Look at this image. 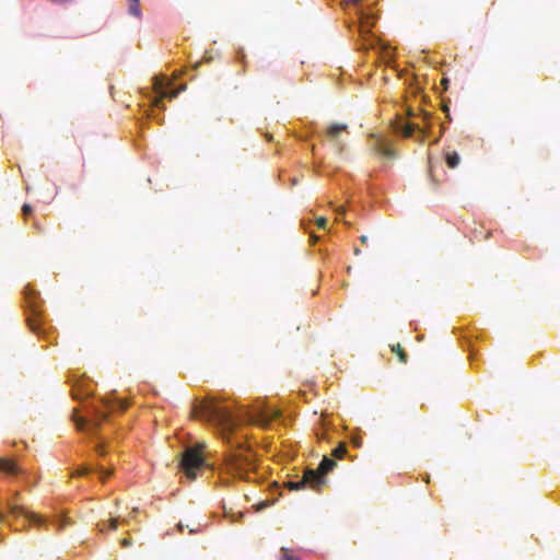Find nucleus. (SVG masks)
<instances>
[{
    "label": "nucleus",
    "instance_id": "nucleus-1",
    "mask_svg": "<svg viewBox=\"0 0 560 560\" xmlns=\"http://www.w3.org/2000/svg\"><path fill=\"white\" fill-rule=\"evenodd\" d=\"M196 419L205 421L214 427L222 436H226L243 423H255L267 427L272 420L280 416L273 408L260 407L253 411L240 410L233 412L230 407L217 401H200L192 409Z\"/></svg>",
    "mask_w": 560,
    "mask_h": 560
},
{
    "label": "nucleus",
    "instance_id": "nucleus-2",
    "mask_svg": "<svg viewBox=\"0 0 560 560\" xmlns=\"http://www.w3.org/2000/svg\"><path fill=\"white\" fill-rule=\"evenodd\" d=\"M126 408V402L120 399H115L113 401L101 399L98 405H93L91 407L89 415L85 417L79 416L74 411L73 420L78 430L95 433L100 424L107 419L109 412L115 410L122 411Z\"/></svg>",
    "mask_w": 560,
    "mask_h": 560
},
{
    "label": "nucleus",
    "instance_id": "nucleus-3",
    "mask_svg": "<svg viewBox=\"0 0 560 560\" xmlns=\"http://www.w3.org/2000/svg\"><path fill=\"white\" fill-rule=\"evenodd\" d=\"M362 1L363 0H348L347 7H353L354 14L358 16V30L360 36L364 40L363 48H374L375 37L372 35V28L375 24L377 15L371 9H364L361 5Z\"/></svg>",
    "mask_w": 560,
    "mask_h": 560
},
{
    "label": "nucleus",
    "instance_id": "nucleus-4",
    "mask_svg": "<svg viewBox=\"0 0 560 560\" xmlns=\"http://www.w3.org/2000/svg\"><path fill=\"white\" fill-rule=\"evenodd\" d=\"M173 80L163 74L153 78V95L150 97L152 117H155V109L163 110L165 108L164 100L175 98L177 94L185 89V85H183L180 89L173 91Z\"/></svg>",
    "mask_w": 560,
    "mask_h": 560
},
{
    "label": "nucleus",
    "instance_id": "nucleus-5",
    "mask_svg": "<svg viewBox=\"0 0 560 560\" xmlns=\"http://www.w3.org/2000/svg\"><path fill=\"white\" fill-rule=\"evenodd\" d=\"M203 450V444H196L186 447L182 454L179 467L184 475L190 480L196 479L197 471L206 465Z\"/></svg>",
    "mask_w": 560,
    "mask_h": 560
},
{
    "label": "nucleus",
    "instance_id": "nucleus-6",
    "mask_svg": "<svg viewBox=\"0 0 560 560\" xmlns=\"http://www.w3.org/2000/svg\"><path fill=\"white\" fill-rule=\"evenodd\" d=\"M228 471L240 478L248 480V474L255 469L253 454L248 450H237L228 455Z\"/></svg>",
    "mask_w": 560,
    "mask_h": 560
},
{
    "label": "nucleus",
    "instance_id": "nucleus-7",
    "mask_svg": "<svg viewBox=\"0 0 560 560\" xmlns=\"http://www.w3.org/2000/svg\"><path fill=\"white\" fill-rule=\"evenodd\" d=\"M336 463L334 459L324 457L319 464L318 471L307 469L304 474V477L300 481L290 482V488L293 490H299L303 488L305 485H310L312 487H317L323 483L324 476L331 471Z\"/></svg>",
    "mask_w": 560,
    "mask_h": 560
},
{
    "label": "nucleus",
    "instance_id": "nucleus-8",
    "mask_svg": "<svg viewBox=\"0 0 560 560\" xmlns=\"http://www.w3.org/2000/svg\"><path fill=\"white\" fill-rule=\"evenodd\" d=\"M348 126L346 124H331L325 131V139L330 144L334 153L342 156L347 148Z\"/></svg>",
    "mask_w": 560,
    "mask_h": 560
},
{
    "label": "nucleus",
    "instance_id": "nucleus-9",
    "mask_svg": "<svg viewBox=\"0 0 560 560\" xmlns=\"http://www.w3.org/2000/svg\"><path fill=\"white\" fill-rule=\"evenodd\" d=\"M9 514L15 521L22 520L23 527H25L26 524H32L33 526L42 527L47 523V520L42 515L36 514L34 512H30L22 505H18L15 503L9 504Z\"/></svg>",
    "mask_w": 560,
    "mask_h": 560
},
{
    "label": "nucleus",
    "instance_id": "nucleus-10",
    "mask_svg": "<svg viewBox=\"0 0 560 560\" xmlns=\"http://www.w3.org/2000/svg\"><path fill=\"white\" fill-rule=\"evenodd\" d=\"M370 141V148L374 153L386 159H394L396 156L394 149L390 147L388 140L385 137L371 133Z\"/></svg>",
    "mask_w": 560,
    "mask_h": 560
},
{
    "label": "nucleus",
    "instance_id": "nucleus-11",
    "mask_svg": "<svg viewBox=\"0 0 560 560\" xmlns=\"http://www.w3.org/2000/svg\"><path fill=\"white\" fill-rule=\"evenodd\" d=\"M24 295L33 315L39 316L38 304L36 301L38 293L31 285H26L24 289Z\"/></svg>",
    "mask_w": 560,
    "mask_h": 560
},
{
    "label": "nucleus",
    "instance_id": "nucleus-12",
    "mask_svg": "<svg viewBox=\"0 0 560 560\" xmlns=\"http://www.w3.org/2000/svg\"><path fill=\"white\" fill-rule=\"evenodd\" d=\"M0 471H3L8 475H19L21 472L20 467L12 460L0 458ZM4 518L3 514L0 512V522Z\"/></svg>",
    "mask_w": 560,
    "mask_h": 560
},
{
    "label": "nucleus",
    "instance_id": "nucleus-13",
    "mask_svg": "<svg viewBox=\"0 0 560 560\" xmlns=\"http://www.w3.org/2000/svg\"><path fill=\"white\" fill-rule=\"evenodd\" d=\"M92 388H90L86 384H75L72 387V396L77 400H83L92 395Z\"/></svg>",
    "mask_w": 560,
    "mask_h": 560
},
{
    "label": "nucleus",
    "instance_id": "nucleus-14",
    "mask_svg": "<svg viewBox=\"0 0 560 560\" xmlns=\"http://www.w3.org/2000/svg\"><path fill=\"white\" fill-rule=\"evenodd\" d=\"M399 132L406 137V138H410L412 137L417 130H420L418 125L413 124V122H402L399 128H398Z\"/></svg>",
    "mask_w": 560,
    "mask_h": 560
},
{
    "label": "nucleus",
    "instance_id": "nucleus-15",
    "mask_svg": "<svg viewBox=\"0 0 560 560\" xmlns=\"http://www.w3.org/2000/svg\"><path fill=\"white\" fill-rule=\"evenodd\" d=\"M119 518L113 517L97 524L100 532L115 530L118 527Z\"/></svg>",
    "mask_w": 560,
    "mask_h": 560
},
{
    "label": "nucleus",
    "instance_id": "nucleus-16",
    "mask_svg": "<svg viewBox=\"0 0 560 560\" xmlns=\"http://www.w3.org/2000/svg\"><path fill=\"white\" fill-rule=\"evenodd\" d=\"M445 160H446L447 166L451 168H455L456 166H458V164L460 162V158H459L458 153L455 151L447 152L445 155Z\"/></svg>",
    "mask_w": 560,
    "mask_h": 560
},
{
    "label": "nucleus",
    "instance_id": "nucleus-17",
    "mask_svg": "<svg viewBox=\"0 0 560 560\" xmlns=\"http://www.w3.org/2000/svg\"><path fill=\"white\" fill-rule=\"evenodd\" d=\"M129 1V13L133 16H140V8L139 0H128Z\"/></svg>",
    "mask_w": 560,
    "mask_h": 560
},
{
    "label": "nucleus",
    "instance_id": "nucleus-18",
    "mask_svg": "<svg viewBox=\"0 0 560 560\" xmlns=\"http://www.w3.org/2000/svg\"><path fill=\"white\" fill-rule=\"evenodd\" d=\"M346 453H347V447H346V445L340 444V445H338L337 447H335V448H334V451H332V456H334V457H336V458L341 459V458H343V456L346 455Z\"/></svg>",
    "mask_w": 560,
    "mask_h": 560
},
{
    "label": "nucleus",
    "instance_id": "nucleus-19",
    "mask_svg": "<svg viewBox=\"0 0 560 560\" xmlns=\"http://www.w3.org/2000/svg\"><path fill=\"white\" fill-rule=\"evenodd\" d=\"M97 472L100 475V478L104 481L106 478H108L113 471L105 469L103 466L97 467Z\"/></svg>",
    "mask_w": 560,
    "mask_h": 560
},
{
    "label": "nucleus",
    "instance_id": "nucleus-20",
    "mask_svg": "<svg viewBox=\"0 0 560 560\" xmlns=\"http://www.w3.org/2000/svg\"><path fill=\"white\" fill-rule=\"evenodd\" d=\"M28 326L32 331L39 334V323H37V319H28Z\"/></svg>",
    "mask_w": 560,
    "mask_h": 560
},
{
    "label": "nucleus",
    "instance_id": "nucleus-21",
    "mask_svg": "<svg viewBox=\"0 0 560 560\" xmlns=\"http://www.w3.org/2000/svg\"><path fill=\"white\" fill-rule=\"evenodd\" d=\"M327 219L324 217H320L316 220V224L318 229L325 230L327 228Z\"/></svg>",
    "mask_w": 560,
    "mask_h": 560
},
{
    "label": "nucleus",
    "instance_id": "nucleus-22",
    "mask_svg": "<svg viewBox=\"0 0 560 560\" xmlns=\"http://www.w3.org/2000/svg\"><path fill=\"white\" fill-rule=\"evenodd\" d=\"M137 513H138V509H133V510L130 512L129 516H128V517H126V518H124V520L121 521V523H122V524H126V525H129V524H130V520L135 518Z\"/></svg>",
    "mask_w": 560,
    "mask_h": 560
},
{
    "label": "nucleus",
    "instance_id": "nucleus-23",
    "mask_svg": "<svg viewBox=\"0 0 560 560\" xmlns=\"http://www.w3.org/2000/svg\"><path fill=\"white\" fill-rule=\"evenodd\" d=\"M56 522H57V525H58L59 529H62L63 527H66L69 524L68 518L63 517V516L62 517H58Z\"/></svg>",
    "mask_w": 560,
    "mask_h": 560
},
{
    "label": "nucleus",
    "instance_id": "nucleus-24",
    "mask_svg": "<svg viewBox=\"0 0 560 560\" xmlns=\"http://www.w3.org/2000/svg\"><path fill=\"white\" fill-rule=\"evenodd\" d=\"M281 553L282 560H296L293 556L289 555V551L285 548H281Z\"/></svg>",
    "mask_w": 560,
    "mask_h": 560
},
{
    "label": "nucleus",
    "instance_id": "nucleus-25",
    "mask_svg": "<svg viewBox=\"0 0 560 560\" xmlns=\"http://www.w3.org/2000/svg\"><path fill=\"white\" fill-rule=\"evenodd\" d=\"M397 353H398V355H399V360H400L401 362H404V363H405V362L407 361V355H406V353L401 350V348H400V346H399V345H397Z\"/></svg>",
    "mask_w": 560,
    "mask_h": 560
},
{
    "label": "nucleus",
    "instance_id": "nucleus-26",
    "mask_svg": "<svg viewBox=\"0 0 560 560\" xmlns=\"http://www.w3.org/2000/svg\"><path fill=\"white\" fill-rule=\"evenodd\" d=\"M22 213H23V215H24L25 218H26L28 214H31V213H32V208H31V206H30V205H24V206L22 207Z\"/></svg>",
    "mask_w": 560,
    "mask_h": 560
},
{
    "label": "nucleus",
    "instance_id": "nucleus-27",
    "mask_svg": "<svg viewBox=\"0 0 560 560\" xmlns=\"http://www.w3.org/2000/svg\"><path fill=\"white\" fill-rule=\"evenodd\" d=\"M91 471V469L89 467H82L78 470L77 475L78 476H85V475H89Z\"/></svg>",
    "mask_w": 560,
    "mask_h": 560
},
{
    "label": "nucleus",
    "instance_id": "nucleus-28",
    "mask_svg": "<svg viewBox=\"0 0 560 560\" xmlns=\"http://www.w3.org/2000/svg\"><path fill=\"white\" fill-rule=\"evenodd\" d=\"M121 545H122L124 547H127V546H129V545H130V540H129V539H127V538H125V539H122V540H121Z\"/></svg>",
    "mask_w": 560,
    "mask_h": 560
},
{
    "label": "nucleus",
    "instance_id": "nucleus-29",
    "mask_svg": "<svg viewBox=\"0 0 560 560\" xmlns=\"http://www.w3.org/2000/svg\"><path fill=\"white\" fill-rule=\"evenodd\" d=\"M96 451L100 455H104V450L102 445H98Z\"/></svg>",
    "mask_w": 560,
    "mask_h": 560
},
{
    "label": "nucleus",
    "instance_id": "nucleus-30",
    "mask_svg": "<svg viewBox=\"0 0 560 560\" xmlns=\"http://www.w3.org/2000/svg\"><path fill=\"white\" fill-rule=\"evenodd\" d=\"M243 58H244V54H243V51H238V52H237V59H238L240 61H243Z\"/></svg>",
    "mask_w": 560,
    "mask_h": 560
},
{
    "label": "nucleus",
    "instance_id": "nucleus-31",
    "mask_svg": "<svg viewBox=\"0 0 560 560\" xmlns=\"http://www.w3.org/2000/svg\"><path fill=\"white\" fill-rule=\"evenodd\" d=\"M360 241H361V243L365 244V243H366V241H368V236L362 235V236L360 237Z\"/></svg>",
    "mask_w": 560,
    "mask_h": 560
},
{
    "label": "nucleus",
    "instance_id": "nucleus-32",
    "mask_svg": "<svg viewBox=\"0 0 560 560\" xmlns=\"http://www.w3.org/2000/svg\"><path fill=\"white\" fill-rule=\"evenodd\" d=\"M361 253V250L359 248H354V254L355 255H359Z\"/></svg>",
    "mask_w": 560,
    "mask_h": 560
},
{
    "label": "nucleus",
    "instance_id": "nucleus-33",
    "mask_svg": "<svg viewBox=\"0 0 560 560\" xmlns=\"http://www.w3.org/2000/svg\"><path fill=\"white\" fill-rule=\"evenodd\" d=\"M385 54H386L387 56H390V51H389V49H386V50H385Z\"/></svg>",
    "mask_w": 560,
    "mask_h": 560
},
{
    "label": "nucleus",
    "instance_id": "nucleus-34",
    "mask_svg": "<svg viewBox=\"0 0 560 560\" xmlns=\"http://www.w3.org/2000/svg\"><path fill=\"white\" fill-rule=\"evenodd\" d=\"M343 212H345V209H343V208H341V209H340V212H338V214H342Z\"/></svg>",
    "mask_w": 560,
    "mask_h": 560
}]
</instances>
